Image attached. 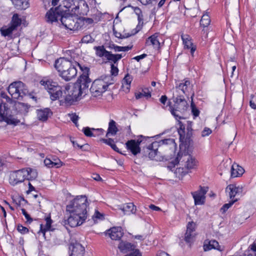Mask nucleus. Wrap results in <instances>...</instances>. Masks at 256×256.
I'll list each match as a JSON object with an SVG mask.
<instances>
[{
    "mask_svg": "<svg viewBox=\"0 0 256 256\" xmlns=\"http://www.w3.org/2000/svg\"><path fill=\"white\" fill-rule=\"evenodd\" d=\"M21 24L22 20L19 18L18 14H14L12 17L10 25L16 30L18 27L20 26Z\"/></svg>",
    "mask_w": 256,
    "mask_h": 256,
    "instance_id": "obj_36",
    "label": "nucleus"
},
{
    "mask_svg": "<svg viewBox=\"0 0 256 256\" xmlns=\"http://www.w3.org/2000/svg\"><path fill=\"white\" fill-rule=\"evenodd\" d=\"M66 12V10H64L60 6L52 8L46 14L45 18L47 22L53 23L60 20L62 24L67 29L72 30H78L80 24L76 20L75 22L74 16Z\"/></svg>",
    "mask_w": 256,
    "mask_h": 256,
    "instance_id": "obj_1",
    "label": "nucleus"
},
{
    "mask_svg": "<svg viewBox=\"0 0 256 256\" xmlns=\"http://www.w3.org/2000/svg\"><path fill=\"white\" fill-rule=\"evenodd\" d=\"M256 256V238L254 242L250 244L248 251L245 252L244 256Z\"/></svg>",
    "mask_w": 256,
    "mask_h": 256,
    "instance_id": "obj_38",
    "label": "nucleus"
},
{
    "mask_svg": "<svg viewBox=\"0 0 256 256\" xmlns=\"http://www.w3.org/2000/svg\"><path fill=\"white\" fill-rule=\"evenodd\" d=\"M65 88L66 91H69L73 95L72 96L74 98L78 99L84 92V90L82 89L80 86L78 84H76L75 83L72 84L71 88L70 86L66 85Z\"/></svg>",
    "mask_w": 256,
    "mask_h": 256,
    "instance_id": "obj_19",
    "label": "nucleus"
},
{
    "mask_svg": "<svg viewBox=\"0 0 256 256\" xmlns=\"http://www.w3.org/2000/svg\"><path fill=\"white\" fill-rule=\"evenodd\" d=\"M208 190V187L200 186L198 190L192 192L196 205H201L204 203L205 194Z\"/></svg>",
    "mask_w": 256,
    "mask_h": 256,
    "instance_id": "obj_11",
    "label": "nucleus"
},
{
    "mask_svg": "<svg viewBox=\"0 0 256 256\" xmlns=\"http://www.w3.org/2000/svg\"><path fill=\"white\" fill-rule=\"evenodd\" d=\"M15 8L18 10H25L29 6L28 0H11Z\"/></svg>",
    "mask_w": 256,
    "mask_h": 256,
    "instance_id": "obj_32",
    "label": "nucleus"
},
{
    "mask_svg": "<svg viewBox=\"0 0 256 256\" xmlns=\"http://www.w3.org/2000/svg\"><path fill=\"white\" fill-rule=\"evenodd\" d=\"M184 160H186L184 167L188 171L196 168L198 162L194 158H193L190 155L186 154H184Z\"/></svg>",
    "mask_w": 256,
    "mask_h": 256,
    "instance_id": "obj_24",
    "label": "nucleus"
},
{
    "mask_svg": "<svg viewBox=\"0 0 256 256\" xmlns=\"http://www.w3.org/2000/svg\"><path fill=\"white\" fill-rule=\"evenodd\" d=\"M90 82V79L88 75H82L75 84H78V85L80 86V88H82V89L84 91L87 90Z\"/></svg>",
    "mask_w": 256,
    "mask_h": 256,
    "instance_id": "obj_25",
    "label": "nucleus"
},
{
    "mask_svg": "<svg viewBox=\"0 0 256 256\" xmlns=\"http://www.w3.org/2000/svg\"><path fill=\"white\" fill-rule=\"evenodd\" d=\"M203 247L204 251H208L212 248L220 251L222 250L218 242L216 240H205Z\"/></svg>",
    "mask_w": 256,
    "mask_h": 256,
    "instance_id": "obj_26",
    "label": "nucleus"
},
{
    "mask_svg": "<svg viewBox=\"0 0 256 256\" xmlns=\"http://www.w3.org/2000/svg\"><path fill=\"white\" fill-rule=\"evenodd\" d=\"M106 234L112 240H120L123 236L124 232L120 226L113 227L107 230Z\"/></svg>",
    "mask_w": 256,
    "mask_h": 256,
    "instance_id": "obj_17",
    "label": "nucleus"
},
{
    "mask_svg": "<svg viewBox=\"0 0 256 256\" xmlns=\"http://www.w3.org/2000/svg\"><path fill=\"white\" fill-rule=\"evenodd\" d=\"M17 230L22 234H25L28 232V229L22 226L20 224H18L17 226Z\"/></svg>",
    "mask_w": 256,
    "mask_h": 256,
    "instance_id": "obj_53",
    "label": "nucleus"
},
{
    "mask_svg": "<svg viewBox=\"0 0 256 256\" xmlns=\"http://www.w3.org/2000/svg\"><path fill=\"white\" fill-rule=\"evenodd\" d=\"M110 74L113 76H116L118 74V68L117 64H110Z\"/></svg>",
    "mask_w": 256,
    "mask_h": 256,
    "instance_id": "obj_50",
    "label": "nucleus"
},
{
    "mask_svg": "<svg viewBox=\"0 0 256 256\" xmlns=\"http://www.w3.org/2000/svg\"><path fill=\"white\" fill-rule=\"evenodd\" d=\"M244 172V169L240 166L234 164L231 166V177L236 178L241 176Z\"/></svg>",
    "mask_w": 256,
    "mask_h": 256,
    "instance_id": "obj_30",
    "label": "nucleus"
},
{
    "mask_svg": "<svg viewBox=\"0 0 256 256\" xmlns=\"http://www.w3.org/2000/svg\"><path fill=\"white\" fill-rule=\"evenodd\" d=\"M110 76H104L94 80L90 88L92 95L94 97L101 96L106 90L108 86L112 84L110 82Z\"/></svg>",
    "mask_w": 256,
    "mask_h": 256,
    "instance_id": "obj_4",
    "label": "nucleus"
},
{
    "mask_svg": "<svg viewBox=\"0 0 256 256\" xmlns=\"http://www.w3.org/2000/svg\"><path fill=\"white\" fill-rule=\"evenodd\" d=\"M132 80V78L128 74H127L122 80L123 86H126V89L129 90Z\"/></svg>",
    "mask_w": 256,
    "mask_h": 256,
    "instance_id": "obj_44",
    "label": "nucleus"
},
{
    "mask_svg": "<svg viewBox=\"0 0 256 256\" xmlns=\"http://www.w3.org/2000/svg\"><path fill=\"white\" fill-rule=\"evenodd\" d=\"M68 116L70 118V120L74 124H76V122H77L79 119L78 116L76 113L68 114Z\"/></svg>",
    "mask_w": 256,
    "mask_h": 256,
    "instance_id": "obj_58",
    "label": "nucleus"
},
{
    "mask_svg": "<svg viewBox=\"0 0 256 256\" xmlns=\"http://www.w3.org/2000/svg\"><path fill=\"white\" fill-rule=\"evenodd\" d=\"M184 82L177 84L176 88L181 90L184 94H186L188 92V88L190 86V82L189 80H184Z\"/></svg>",
    "mask_w": 256,
    "mask_h": 256,
    "instance_id": "obj_39",
    "label": "nucleus"
},
{
    "mask_svg": "<svg viewBox=\"0 0 256 256\" xmlns=\"http://www.w3.org/2000/svg\"><path fill=\"white\" fill-rule=\"evenodd\" d=\"M22 214L26 218L27 220V222L29 224L32 222V219L30 218V216L28 214L24 208H22Z\"/></svg>",
    "mask_w": 256,
    "mask_h": 256,
    "instance_id": "obj_56",
    "label": "nucleus"
},
{
    "mask_svg": "<svg viewBox=\"0 0 256 256\" xmlns=\"http://www.w3.org/2000/svg\"><path fill=\"white\" fill-rule=\"evenodd\" d=\"M92 131H94V132H95V134H98L96 135V136H100L104 134V130L102 128H92Z\"/></svg>",
    "mask_w": 256,
    "mask_h": 256,
    "instance_id": "obj_63",
    "label": "nucleus"
},
{
    "mask_svg": "<svg viewBox=\"0 0 256 256\" xmlns=\"http://www.w3.org/2000/svg\"><path fill=\"white\" fill-rule=\"evenodd\" d=\"M141 142L142 140H129L126 143V148L132 154L136 156L140 152V145Z\"/></svg>",
    "mask_w": 256,
    "mask_h": 256,
    "instance_id": "obj_16",
    "label": "nucleus"
},
{
    "mask_svg": "<svg viewBox=\"0 0 256 256\" xmlns=\"http://www.w3.org/2000/svg\"><path fill=\"white\" fill-rule=\"evenodd\" d=\"M28 172L24 168L12 172L10 176L9 182L11 185L16 186L20 183L26 180V175Z\"/></svg>",
    "mask_w": 256,
    "mask_h": 256,
    "instance_id": "obj_9",
    "label": "nucleus"
},
{
    "mask_svg": "<svg viewBox=\"0 0 256 256\" xmlns=\"http://www.w3.org/2000/svg\"><path fill=\"white\" fill-rule=\"evenodd\" d=\"M78 0H64L62 2L64 7L68 10V13L74 14V12H78L76 10L78 8L77 5Z\"/></svg>",
    "mask_w": 256,
    "mask_h": 256,
    "instance_id": "obj_20",
    "label": "nucleus"
},
{
    "mask_svg": "<svg viewBox=\"0 0 256 256\" xmlns=\"http://www.w3.org/2000/svg\"><path fill=\"white\" fill-rule=\"evenodd\" d=\"M17 106L19 108H24V110L25 111H26V112H27L28 110L30 107V106L28 105V104H24V103H23V102H18V104H17Z\"/></svg>",
    "mask_w": 256,
    "mask_h": 256,
    "instance_id": "obj_60",
    "label": "nucleus"
},
{
    "mask_svg": "<svg viewBox=\"0 0 256 256\" xmlns=\"http://www.w3.org/2000/svg\"><path fill=\"white\" fill-rule=\"evenodd\" d=\"M6 122L8 124H13L16 126L20 122V120L12 116H6L2 121Z\"/></svg>",
    "mask_w": 256,
    "mask_h": 256,
    "instance_id": "obj_40",
    "label": "nucleus"
},
{
    "mask_svg": "<svg viewBox=\"0 0 256 256\" xmlns=\"http://www.w3.org/2000/svg\"><path fill=\"white\" fill-rule=\"evenodd\" d=\"M37 117L39 120L46 122L52 114V112L50 108H44L36 110Z\"/></svg>",
    "mask_w": 256,
    "mask_h": 256,
    "instance_id": "obj_23",
    "label": "nucleus"
},
{
    "mask_svg": "<svg viewBox=\"0 0 256 256\" xmlns=\"http://www.w3.org/2000/svg\"><path fill=\"white\" fill-rule=\"evenodd\" d=\"M226 191L228 192L229 197L232 200H234V198L238 194H241L242 192V186H236V184H229L226 189Z\"/></svg>",
    "mask_w": 256,
    "mask_h": 256,
    "instance_id": "obj_21",
    "label": "nucleus"
},
{
    "mask_svg": "<svg viewBox=\"0 0 256 256\" xmlns=\"http://www.w3.org/2000/svg\"><path fill=\"white\" fill-rule=\"evenodd\" d=\"M180 128L178 129V133L180 136V140L184 144L185 147L189 148L192 146L193 142L191 138L192 135V122L186 121V133L185 132V126L181 122H179Z\"/></svg>",
    "mask_w": 256,
    "mask_h": 256,
    "instance_id": "obj_5",
    "label": "nucleus"
},
{
    "mask_svg": "<svg viewBox=\"0 0 256 256\" xmlns=\"http://www.w3.org/2000/svg\"><path fill=\"white\" fill-rule=\"evenodd\" d=\"M157 142L158 143V146H162L163 148H168L170 149H173L176 147L174 140L172 138L164 139Z\"/></svg>",
    "mask_w": 256,
    "mask_h": 256,
    "instance_id": "obj_28",
    "label": "nucleus"
},
{
    "mask_svg": "<svg viewBox=\"0 0 256 256\" xmlns=\"http://www.w3.org/2000/svg\"><path fill=\"white\" fill-rule=\"evenodd\" d=\"M158 143L156 141L152 142L148 146L144 148V156H147L152 160L156 161L159 160L158 154Z\"/></svg>",
    "mask_w": 256,
    "mask_h": 256,
    "instance_id": "obj_10",
    "label": "nucleus"
},
{
    "mask_svg": "<svg viewBox=\"0 0 256 256\" xmlns=\"http://www.w3.org/2000/svg\"><path fill=\"white\" fill-rule=\"evenodd\" d=\"M118 132V129L116 126V122L113 120H110L108 123V127L106 134V136L108 137L110 136H115Z\"/></svg>",
    "mask_w": 256,
    "mask_h": 256,
    "instance_id": "obj_31",
    "label": "nucleus"
},
{
    "mask_svg": "<svg viewBox=\"0 0 256 256\" xmlns=\"http://www.w3.org/2000/svg\"><path fill=\"white\" fill-rule=\"evenodd\" d=\"M82 131L85 136L88 137H96V135L98 134H95V132H94L92 128H90L89 127L84 128Z\"/></svg>",
    "mask_w": 256,
    "mask_h": 256,
    "instance_id": "obj_45",
    "label": "nucleus"
},
{
    "mask_svg": "<svg viewBox=\"0 0 256 256\" xmlns=\"http://www.w3.org/2000/svg\"><path fill=\"white\" fill-rule=\"evenodd\" d=\"M57 162H54L52 160V164H50L51 168H58L62 166V162L60 160H57Z\"/></svg>",
    "mask_w": 256,
    "mask_h": 256,
    "instance_id": "obj_54",
    "label": "nucleus"
},
{
    "mask_svg": "<svg viewBox=\"0 0 256 256\" xmlns=\"http://www.w3.org/2000/svg\"><path fill=\"white\" fill-rule=\"evenodd\" d=\"M70 213V216L67 220L63 222L64 225H69L70 227H76L82 224L86 220L74 213Z\"/></svg>",
    "mask_w": 256,
    "mask_h": 256,
    "instance_id": "obj_13",
    "label": "nucleus"
},
{
    "mask_svg": "<svg viewBox=\"0 0 256 256\" xmlns=\"http://www.w3.org/2000/svg\"><path fill=\"white\" fill-rule=\"evenodd\" d=\"M45 220L46 221V224L44 226V228H42V224H40V230L43 233H45L46 231H53L54 230V228H52V220L50 218V216H47L45 218Z\"/></svg>",
    "mask_w": 256,
    "mask_h": 256,
    "instance_id": "obj_37",
    "label": "nucleus"
},
{
    "mask_svg": "<svg viewBox=\"0 0 256 256\" xmlns=\"http://www.w3.org/2000/svg\"><path fill=\"white\" fill-rule=\"evenodd\" d=\"M44 88L46 90L52 100H58L62 94V88L56 82L46 78H42L40 82Z\"/></svg>",
    "mask_w": 256,
    "mask_h": 256,
    "instance_id": "obj_3",
    "label": "nucleus"
},
{
    "mask_svg": "<svg viewBox=\"0 0 256 256\" xmlns=\"http://www.w3.org/2000/svg\"><path fill=\"white\" fill-rule=\"evenodd\" d=\"M15 30H16L14 28L10 25V26L7 28H2L0 30L2 36H10Z\"/></svg>",
    "mask_w": 256,
    "mask_h": 256,
    "instance_id": "obj_43",
    "label": "nucleus"
},
{
    "mask_svg": "<svg viewBox=\"0 0 256 256\" xmlns=\"http://www.w3.org/2000/svg\"><path fill=\"white\" fill-rule=\"evenodd\" d=\"M8 91L13 98L18 100L22 99L28 92L26 85L20 81L14 82L10 84L8 88Z\"/></svg>",
    "mask_w": 256,
    "mask_h": 256,
    "instance_id": "obj_7",
    "label": "nucleus"
},
{
    "mask_svg": "<svg viewBox=\"0 0 256 256\" xmlns=\"http://www.w3.org/2000/svg\"><path fill=\"white\" fill-rule=\"evenodd\" d=\"M192 112L194 116H198L200 114L199 110L192 104Z\"/></svg>",
    "mask_w": 256,
    "mask_h": 256,
    "instance_id": "obj_62",
    "label": "nucleus"
},
{
    "mask_svg": "<svg viewBox=\"0 0 256 256\" xmlns=\"http://www.w3.org/2000/svg\"><path fill=\"white\" fill-rule=\"evenodd\" d=\"M184 48L188 49H190V52L191 54L193 56L194 52L196 50V46H194L192 42V41H188L186 42L184 44Z\"/></svg>",
    "mask_w": 256,
    "mask_h": 256,
    "instance_id": "obj_46",
    "label": "nucleus"
},
{
    "mask_svg": "<svg viewBox=\"0 0 256 256\" xmlns=\"http://www.w3.org/2000/svg\"><path fill=\"white\" fill-rule=\"evenodd\" d=\"M118 248L123 254H130L126 256H142L139 250L136 248V245L130 242L122 240L118 246Z\"/></svg>",
    "mask_w": 256,
    "mask_h": 256,
    "instance_id": "obj_8",
    "label": "nucleus"
},
{
    "mask_svg": "<svg viewBox=\"0 0 256 256\" xmlns=\"http://www.w3.org/2000/svg\"><path fill=\"white\" fill-rule=\"evenodd\" d=\"M94 41V39L92 38V37L90 35H86L83 36L82 38L81 42L82 43H92Z\"/></svg>",
    "mask_w": 256,
    "mask_h": 256,
    "instance_id": "obj_52",
    "label": "nucleus"
},
{
    "mask_svg": "<svg viewBox=\"0 0 256 256\" xmlns=\"http://www.w3.org/2000/svg\"><path fill=\"white\" fill-rule=\"evenodd\" d=\"M188 108L186 100L182 96H179L176 98L174 106H170V110L175 118L179 120L183 118V114Z\"/></svg>",
    "mask_w": 256,
    "mask_h": 256,
    "instance_id": "obj_6",
    "label": "nucleus"
},
{
    "mask_svg": "<svg viewBox=\"0 0 256 256\" xmlns=\"http://www.w3.org/2000/svg\"><path fill=\"white\" fill-rule=\"evenodd\" d=\"M24 170L26 172H28V174H26V180H35L37 178L38 172L36 170L30 168H24Z\"/></svg>",
    "mask_w": 256,
    "mask_h": 256,
    "instance_id": "obj_35",
    "label": "nucleus"
},
{
    "mask_svg": "<svg viewBox=\"0 0 256 256\" xmlns=\"http://www.w3.org/2000/svg\"><path fill=\"white\" fill-rule=\"evenodd\" d=\"M94 49L96 51V55L100 58L104 57L106 58L109 52L106 50L104 46H95Z\"/></svg>",
    "mask_w": 256,
    "mask_h": 256,
    "instance_id": "obj_33",
    "label": "nucleus"
},
{
    "mask_svg": "<svg viewBox=\"0 0 256 256\" xmlns=\"http://www.w3.org/2000/svg\"><path fill=\"white\" fill-rule=\"evenodd\" d=\"M212 132V131L210 128H205L202 132V136L203 137L208 136Z\"/></svg>",
    "mask_w": 256,
    "mask_h": 256,
    "instance_id": "obj_61",
    "label": "nucleus"
},
{
    "mask_svg": "<svg viewBox=\"0 0 256 256\" xmlns=\"http://www.w3.org/2000/svg\"><path fill=\"white\" fill-rule=\"evenodd\" d=\"M122 58V54H113L112 52H109L106 60L110 62H112L114 64H116Z\"/></svg>",
    "mask_w": 256,
    "mask_h": 256,
    "instance_id": "obj_34",
    "label": "nucleus"
},
{
    "mask_svg": "<svg viewBox=\"0 0 256 256\" xmlns=\"http://www.w3.org/2000/svg\"><path fill=\"white\" fill-rule=\"evenodd\" d=\"M100 141L103 142L104 143L110 146H111L112 144H114V140L113 139L109 138L108 139H105V138H101L100 140Z\"/></svg>",
    "mask_w": 256,
    "mask_h": 256,
    "instance_id": "obj_57",
    "label": "nucleus"
},
{
    "mask_svg": "<svg viewBox=\"0 0 256 256\" xmlns=\"http://www.w3.org/2000/svg\"><path fill=\"white\" fill-rule=\"evenodd\" d=\"M181 38L182 40L183 44H184L186 42L190 41L191 40L189 36L186 34H182L181 36Z\"/></svg>",
    "mask_w": 256,
    "mask_h": 256,
    "instance_id": "obj_64",
    "label": "nucleus"
},
{
    "mask_svg": "<svg viewBox=\"0 0 256 256\" xmlns=\"http://www.w3.org/2000/svg\"><path fill=\"white\" fill-rule=\"evenodd\" d=\"M77 3V5L78 6L76 10L78 12H74V14L76 16L86 15L89 11V8L86 2L84 0H78Z\"/></svg>",
    "mask_w": 256,
    "mask_h": 256,
    "instance_id": "obj_22",
    "label": "nucleus"
},
{
    "mask_svg": "<svg viewBox=\"0 0 256 256\" xmlns=\"http://www.w3.org/2000/svg\"><path fill=\"white\" fill-rule=\"evenodd\" d=\"M92 218L94 219V218H96L102 220L104 219V215L100 213L98 210H96Z\"/></svg>",
    "mask_w": 256,
    "mask_h": 256,
    "instance_id": "obj_59",
    "label": "nucleus"
},
{
    "mask_svg": "<svg viewBox=\"0 0 256 256\" xmlns=\"http://www.w3.org/2000/svg\"><path fill=\"white\" fill-rule=\"evenodd\" d=\"M6 109H8L6 106V104H0V120L2 121L4 118L6 116Z\"/></svg>",
    "mask_w": 256,
    "mask_h": 256,
    "instance_id": "obj_49",
    "label": "nucleus"
},
{
    "mask_svg": "<svg viewBox=\"0 0 256 256\" xmlns=\"http://www.w3.org/2000/svg\"><path fill=\"white\" fill-rule=\"evenodd\" d=\"M68 92V94L64 98L65 102L68 104H71L73 102H76L78 100L77 98H74L69 91Z\"/></svg>",
    "mask_w": 256,
    "mask_h": 256,
    "instance_id": "obj_47",
    "label": "nucleus"
},
{
    "mask_svg": "<svg viewBox=\"0 0 256 256\" xmlns=\"http://www.w3.org/2000/svg\"><path fill=\"white\" fill-rule=\"evenodd\" d=\"M69 250L70 252V256L83 255L85 252L84 247L78 242L70 244L69 246Z\"/></svg>",
    "mask_w": 256,
    "mask_h": 256,
    "instance_id": "obj_18",
    "label": "nucleus"
},
{
    "mask_svg": "<svg viewBox=\"0 0 256 256\" xmlns=\"http://www.w3.org/2000/svg\"><path fill=\"white\" fill-rule=\"evenodd\" d=\"M210 22V18L208 14H204L200 20V24L203 27L208 26Z\"/></svg>",
    "mask_w": 256,
    "mask_h": 256,
    "instance_id": "obj_42",
    "label": "nucleus"
},
{
    "mask_svg": "<svg viewBox=\"0 0 256 256\" xmlns=\"http://www.w3.org/2000/svg\"><path fill=\"white\" fill-rule=\"evenodd\" d=\"M115 52H127L132 49V46H117L114 47Z\"/></svg>",
    "mask_w": 256,
    "mask_h": 256,
    "instance_id": "obj_51",
    "label": "nucleus"
},
{
    "mask_svg": "<svg viewBox=\"0 0 256 256\" xmlns=\"http://www.w3.org/2000/svg\"><path fill=\"white\" fill-rule=\"evenodd\" d=\"M74 64L66 58H60L55 61L54 68L58 72V74H62L66 70H68Z\"/></svg>",
    "mask_w": 256,
    "mask_h": 256,
    "instance_id": "obj_12",
    "label": "nucleus"
},
{
    "mask_svg": "<svg viewBox=\"0 0 256 256\" xmlns=\"http://www.w3.org/2000/svg\"><path fill=\"white\" fill-rule=\"evenodd\" d=\"M158 33H155L149 36L146 40V44L148 46L152 45L154 48H159L160 46V42L158 39Z\"/></svg>",
    "mask_w": 256,
    "mask_h": 256,
    "instance_id": "obj_29",
    "label": "nucleus"
},
{
    "mask_svg": "<svg viewBox=\"0 0 256 256\" xmlns=\"http://www.w3.org/2000/svg\"><path fill=\"white\" fill-rule=\"evenodd\" d=\"M194 232L195 224L192 222H189L186 226V230L184 234V240L187 244H189L190 246L194 240L196 236Z\"/></svg>",
    "mask_w": 256,
    "mask_h": 256,
    "instance_id": "obj_14",
    "label": "nucleus"
},
{
    "mask_svg": "<svg viewBox=\"0 0 256 256\" xmlns=\"http://www.w3.org/2000/svg\"><path fill=\"white\" fill-rule=\"evenodd\" d=\"M80 66V64L77 62H74V64L71 66L68 70H66L64 72L58 75L64 80L70 81L72 78H74L77 74V70L76 66Z\"/></svg>",
    "mask_w": 256,
    "mask_h": 256,
    "instance_id": "obj_15",
    "label": "nucleus"
},
{
    "mask_svg": "<svg viewBox=\"0 0 256 256\" xmlns=\"http://www.w3.org/2000/svg\"><path fill=\"white\" fill-rule=\"evenodd\" d=\"M238 200V199L236 198L234 200H232L228 204H225L223 205V206L220 208V212L222 213H224L227 211V210L236 202Z\"/></svg>",
    "mask_w": 256,
    "mask_h": 256,
    "instance_id": "obj_48",
    "label": "nucleus"
},
{
    "mask_svg": "<svg viewBox=\"0 0 256 256\" xmlns=\"http://www.w3.org/2000/svg\"><path fill=\"white\" fill-rule=\"evenodd\" d=\"M120 210L123 212L124 214H135L136 212V206L132 202H129L121 206Z\"/></svg>",
    "mask_w": 256,
    "mask_h": 256,
    "instance_id": "obj_27",
    "label": "nucleus"
},
{
    "mask_svg": "<svg viewBox=\"0 0 256 256\" xmlns=\"http://www.w3.org/2000/svg\"><path fill=\"white\" fill-rule=\"evenodd\" d=\"M151 91L150 88H144L142 90V93H143L144 96L150 98L151 96Z\"/></svg>",
    "mask_w": 256,
    "mask_h": 256,
    "instance_id": "obj_55",
    "label": "nucleus"
},
{
    "mask_svg": "<svg viewBox=\"0 0 256 256\" xmlns=\"http://www.w3.org/2000/svg\"><path fill=\"white\" fill-rule=\"evenodd\" d=\"M188 173V171L184 168H177L174 170L176 176L179 178H182L184 176Z\"/></svg>",
    "mask_w": 256,
    "mask_h": 256,
    "instance_id": "obj_41",
    "label": "nucleus"
},
{
    "mask_svg": "<svg viewBox=\"0 0 256 256\" xmlns=\"http://www.w3.org/2000/svg\"><path fill=\"white\" fill-rule=\"evenodd\" d=\"M89 204L86 196H80L71 200L66 206L67 212L74 213L86 220L88 216Z\"/></svg>",
    "mask_w": 256,
    "mask_h": 256,
    "instance_id": "obj_2",
    "label": "nucleus"
}]
</instances>
